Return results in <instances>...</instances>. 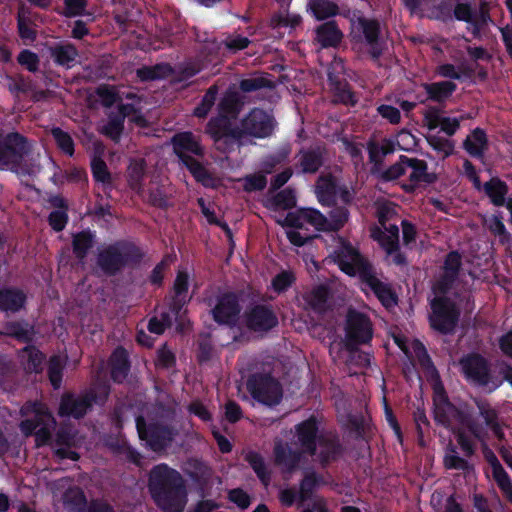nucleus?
Masks as SVG:
<instances>
[{
  "label": "nucleus",
  "instance_id": "nucleus-1",
  "mask_svg": "<svg viewBox=\"0 0 512 512\" xmlns=\"http://www.w3.org/2000/svg\"><path fill=\"white\" fill-rule=\"evenodd\" d=\"M149 491L163 512H183L187 491L181 474L165 463L155 465L149 474Z\"/></svg>",
  "mask_w": 512,
  "mask_h": 512
},
{
  "label": "nucleus",
  "instance_id": "nucleus-2",
  "mask_svg": "<svg viewBox=\"0 0 512 512\" xmlns=\"http://www.w3.org/2000/svg\"><path fill=\"white\" fill-rule=\"evenodd\" d=\"M294 428L300 449H293L288 442L280 438L275 439L273 447L275 464L289 473L299 467L303 454L311 457L316 455L317 443L322 434L319 432V422L314 415L296 424Z\"/></svg>",
  "mask_w": 512,
  "mask_h": 512
},
{
  "label": "nucleus",
  "instance_id": "nucleus-3",
  "mask_svg": "<svg viewBox=\"0 0 512 512\" xmlns=\"http://www.w3.org/2000/svg\"><path fill=\"white\" fill-rule=\"evenodd\" d=\"M145 257L143 249L130 240H118L101 250L97 265L107 276H116L124 269L140 266Z\"/></svg>",
  "mask_w": 512,
  "mask_h": 512
},
{
  "label": "nucleus",
  "instance_id": "nucleus-4",
  "mask_svg": "<svg viewBox=\"0 0 512 512\" xmlns=\"http://www.w3.org/2000/svg\"><path fill=\"white\" fill-rule=\"evenodd\" d=\"M433 417L435 422L445 428H449L454 421L464 425L468 431L477 439L481 438V427L472 417V414L465 409L454 405L445 390L440 379L432 385Z\"/></svg>",
  "mask_w": 512,
  "mask_h": 512
},
{
  "label": "nucleus",
  "instance_id": "nucleus-5",
  "mask_svg": "<svg viewBox=\"0 0 512 512\" xmlns=\"http://www.w3.org/2000/svg\"><path fill=\"white\" fill-rule=\"evenodd\" d=\"M335 263L349 276H357L368 288H390L376 276L373 265L350 243L343 242L333 253Z\"/></svg>",
  "mask_w": 512,
  "mask_h": 512
},
{
  "label": "nucleus",
  "instance_id": "nucleus-6",
  "mask_svg": "<svg viewBox=\"0 0 512 512\" xmlns=\"http://www.w3.org/2000/svg\"><path fill=\"white\" fill-rule=\"evenodd\" d=\"M110 394V386L100 383L96 389L90 388L80 394L65 392L62 394L58 407L60 417L82 419L93 407V404L104 405Z\"/></svg>",
  "mask_w": 512,
  "mask_h": 512
},
{
  "label": "nucleus",
  "instance_id": "nucleus-7",
  "mask_svg": "<svg viewBox=\"0 0 512 512\" xmlns=\"http://www.w3.org/2000/svg\"><path fill=\"white\" fill-rule=\"evenodd\" d=\"M460 370L471 385L494 392L501 387V381L491 369L490 362L477 352L463 355L459 360Z\"/></svg>",
  "mask_w": 512,
  "mask_h": 512
},
{
  "label": "nucleus",
  "instance_id": "nucleus-8",
  "mask_svg": "<svg viewBox=\"0 0 512 512\" xmlns=\"http://www.w3.org/2000/svg\"><path fill=\"white\" fill-rule=\"evenodd\" d=\"M135 422L140 440L155 453L166 451L178 435L173 425L158 420L147 421L142 415H138Z\"/></svg>",
  "mask_w": 512,
  "mask_h": 512
},
{
  "label": "nucleus",
  "instance_id": "nucleus-9",
  "mask_svg": "<svg viewBox=\"0 0 512 512\" xmlns=\"http://www.w3.org/2000/svg\"><path fill=\"white\" fill-rule=\"evenodd\" d=\"M32 412L34 413L33 417L20 422V431L26 437L35 436L37 447L46 446L51 442L56 420L51 412L38 402L32 404Z\"/></svg>",
  "mask_w": 512,
  "mask_h": 512
},
{
  "label": "nucleus",
  "instance_id": "nucleus-10",
  "mask_svg": "<svg viewBox=\"0 0 512 512\" xmlns=\"http://www.w3.org/2000/svg\"><path fill=\"white\" fill-rule=\"evenodd\" d=\"M31 146L26 136L17 131L0 134V170L16 171L29 155Z\"/></svg>",
  "mask_w": 512,
  "mask_h": 512
},
{
  "label": "nucleus",
  "instance_id": "nucleus-11",
  "mask_svg": "<svg viewBox=\"0 0 512 512\" xmlns=\"http://www.w3.org/2000/svg\"><path fill=\"white\" fill-rule=\"evenodd\" d=\"M246 389L255 401L266 406L279 404L283 396L280 382L270 372L250 374Z\"/></svg>",
  "mask_w": 512,
  "mask_h": 512
},
{
  "label": "nucleus",
  "instance_id": "nucleus-12",
  "mask_svg": "<svg viewBox=\"0 0 512 512\" xmlns=\"http://www.w3.org/2000/svg\"><path fill=\"white\" fill-rule=\"evenodd\" d=\"M373 338V324L370 317L355 308L347 310L345 320V345L349 351L370 343Z\"/></svg>",
  "mask_w": 512,
  "mask_h": 512
},
{
  "label": "nucleus",
  "instance_id": "nucleus-13",
  "mask_svg": "<svg viewBox=\"0 0 512 512\" xmlns=\"http://www.w3.org/2000/svg\"><path fill=\"white\" fill-rule=\"evenodd\" d=\"M205 133L213 140L216 149L223 153L233 151L235 145L242 140L240 125L235 126L232 119L217 115L209 119Z\"/></svg>",
  "mask_w": 512,
  "mask_h": 512
},
{
  "label": "nucleus",
  "instance_id": "nucleus-14",
  "mask_svg": "<svg viewBox=\"0 0 512 512\" xmlns=\"http://www.w3.org/2000/svg\"><path fill=\"white\" fill-rule=\"evenodd\" d=\"M278 123L274 115L262 108H252L241 120L240 131L242 139L252 137L265 139L271 137Z\"/></svg>",
  "mask_w": 512,
  "mask_h": 512
},
{
  "label": "nucleus",
  "instance_id": "nucleus-15",
  "mask_svg": "<svg viewBox=\"0 0 512 512\" xmlns=\"http://www.w3.org/2000/svg\"><path fill=\"white\" fill-rule=\"evenodd\" d=\"M432 313L430 315L431 327L447 335L454 331L460 317V311L456 304L444 296L435 297L431 303Z\"/></svg>",
  "mask_w": 512,
  "mask_h": 512
},
{
  "label": "nucleus",
  "instance_id": "nucleus-16",
  "mask_svg": "<svg viewBox=\"0 0 512 512\" xmlns=\"http://www.w3.org/2000/svg\"><path fill=\"white\" fill-rule=\"evenodd\" d=\"M360 35L357 42L367 47V52L373 61H378L383 55L386 43L381 37V25L377 19L358 18Z\"/></svg>",
  "mask_w": 512,
  "mask_h": 512
},
{
  "label": "nucleus",
  "instance_id": "nucleus-17",
  "mask_svg": "<svg viewBox=\"0 0 512 512\" xmlns=\"http://www.w3.org/2000/svg\"><path fill=\"white\" fill-rule=\"evenodd\" d=\"M245 323L254 332H268L275 328L279 321L271 305L256 304L245 313Z\"/></svg>",
  "mask_w": 512,
  "mask_h": 512
},
{
  "label": "nucleus",
  "instance_id": "nucleus-18",
  "mask_svg": "<svg viewBox=\"0 0 512 512\" xmlns=\"http://www.w3.org/2000/svg\"><path fill=\"white\" fill-rule=\"evenodd\" d=\"M326 155L327 150L323 145L301 148L296 155L297 174H316L324 166Z\"/></svg>",
  "mask_w": 512,
  "mask_h": 512
},
{
  "label": "nucleus",
  "instance_id": "nucleus-19",
  "mask_svg": "<svg viewBox=\"0 0 512 512\" xmlns=\"http://www.w3.org/2000/svg\"><path fill=\"white\" fill-rule=\"evenodd\" d=\"M173 151L185 166L187 158H195L194 156H204V148L196 136L190 132H180L172 137Z\"/></svg>",
  "mask_w": 512,
  "mask_h": 512
},
{
  "label": "nucleus",
  "instance_id": "nucleus-20",
  "mask_svg": "<svg viewBox=\"0 0 512 512\" xmlns=\"http://www.w3.org/2000/svg\"><path fill=\"white\" fill-rule=\"evenodd\" d=\"M212 312L213 318L217 323L234 325L241 312L239 297L229 290L227 293L219 297Z\"/></svg>",
  "mask_w": 512,
  "mask_h": 512
},
{
  "label": "nucleus",
  "instance_id": "nucleus-21",
  "mask_svg": "<svg viewBox=\"0 0 512 512\" xmlns=\"http://www.w3.org/2000/svg\"><path fill=\"white\" fill-rule=\"evenodd\" d=\"M317 447L319 452L315 456L323 468L337 461L344 453V447L336 434H321Z\"/></svg>",
  "mask_w": 512,
  "mask_h": 512
},
{
  "label": "nucleus",
  "instance_id": "nucleus-22",
  "mask_svg": "<svg viewBox=\"0 0 512 512\" xmlns=\"http://www.w3.org/2000/svg\"><path fill=\"white\" fill-rule=\"evenodd\" d=\"M462 266V257L458 251L449 252L444 260L443 271L437 282L432 288H452L459 276Z\"/></svg>",
  "mask_w": 512,
  "mask_h": 512
},
{
  "label": "nucleus",
  "instance_id": "nucleus-23",
  "mask_svg": "<svg viewBox=\"0 0 512 512\" xmlns=\"http://www.w3.org/2000/svg\"><path fill=\"white\" fill-rule=\"evenodd\" d=\"M343 36L335 20L326 21L315 29V41L322 48H336L342 42Z\"/></svg>",
  "mask_w": 512,
  "mask_h": 512
},
{
  "label": "nucleus",
  "instance_id": "nucleus-24",
  "mask_svg": "<svg viewBox=\"0 0 512 512\" xmlns=\"http://www.w3.org/2000/svg\"><path fill=\"white\" fill-rule=\"evenodd\" d=\"M242 96L236 90L229 88L217 104V116L235 120L243 108Z\"/></svg>",
  "mask_w": 512,
  "mask_h": 512
},
{
  "label": "nucleus",
  "instance_id": "nucleus-25",
  "mask_svg": "<svg viewBox=\"0 0 512 512\" xmlns=\"http://www.w3.org/2000/svg\"><path fill=\"white\" fill-rule=\"evenodd\" d=\"M110 376L111 379L118 384H121L124 382V380L127 378L131 363L129 360V355L127 350L122 347L118 346L111 354L110 359Z\"/></svg>",
  "mask_w": 512,
  "mask_h": 512
},
{
  "label": "nucleus",
  "instance_id": "nucleus-26",
  "mask_svg": "<svg viewBox=\"0 0 512 512\" xmlns=\"http://www.w3.org/2000/svg\"><path fill=\"white\" fill-rule=\"evenodd\" d=\"M338 183L332 175L320 176L315 185V193L322 206L332 207L338 196Z\"/></svg>",
  "mask_w": 512,
  "mask_h": 512
},
{
  "label": "nucleus",
  "instance_id": "nucleus-27",
  "mask_svg": "<svg viewBox=\"0 0 512 512\" xmlns=\"http://www.w3.org/2000/svg\"><path fill=\"white\" fill-rule=\"evenodd\" d=\"M488 146L486 131L480 127L473 129L463 141L464 150L475 159H483Z\"/></svg>",
  "mask_w": 512,
  "mask_h": 512
},
{
  "label": "nucleus",
  "instance_id": "nucleus-28",
  "mask_svg": "<svg viewBox=\"0 0 512 512\" xmlns=\"http://www.w3.org/2000/svg\"><path fill=\"white\" fill-rule=\"evenodd\" d=\"M400 160L406 164V167L412 169L409 176L411 182L433 184L437 180L436 174L428 172L426 161L418 158H409L405 155H400Z\"/></svg>",
  "mask_w": 512,
  "mask_h": 512
},
{
  "label": "nucleus",
  "instance_id": "nucleus-29",
  "mask_svg": "<svg viewBox=\"0 0 512 512\" xmlns=\"http://www.w3.org/2000/svg\"><path fill=\"white\" fill-rule=\"evenodd\" d=\"M175 294L172 299V303L167 311H161L159 319L165 323L166 328L172 326L173 319L178 320L182 318L183 307L187 300L192 297L189 295V290H174Z\"/></svg>",
  "mask_w": 512,
  "mask_h": 512
},
{
  "label": "nucleus",
  "instance_id": "nucleus-30",
  "mask_svg": "<svg viewBox=\"0 0 512 512\" xmlns=\"http://www.w3.org/2000/svg\"><path fill=\"white\" fill-rule=\"evenodd\" d=\"M95 240L96 234L89 228L72 235V251L78 261L82 262L87 258Z\"/></svg>",
  "mask_w": 512,
  "mask_h": 512
},
{
  "label": "nucleus",
  "instance_id": "nucleus-31",
  "mask_svg": "<svg viewBox=\"0 0 512 512\" xmlns=\"http://www.w3.org/2000/svg\"><path fill=\"white\" fill-rule=\"evenodd\" d=\"M490 202L496 207H502L507 204V194L509 187L505 181L499 177H492L483 184L482 189Z\"/></svg>",
  "mask_w": 512,
  "mask_h": 512
},
{
  "label": "nucleus",
  "instance_id": "nucleus-32",
  "mask_svg": "<svg viewBox=\"0 0 512 512\" xmlns=\"http://www.w3.org/2000/svg\"><path fill=\"white\" fill-rule=\"evenodd\" d=\"M333 290H307L303 295L308 306L316 313L324 314L333 310Z\"/></svg>",
  "mask_w": 512,
  "mask_h": 512
},
{
  "label": "nucleus",
  "instance_id": "nucleus-33",
  "mask_svg": "<svg viewBox=\"0 0 512 512\" xmlns=\"http://www.w3.org/2000/svg\"><path fill=\"white\" fill-rule=\"evenodd\" d=\"M50 56L54 63L67 69L72 68L78 57V50L72 43H57L50 47Z\"/></svg>",
  "mask_w": 512,
  "mask_h": 512
},
{
  "label": "nucleus",
  "instance_id": "nucleus-34",
  "mask_svg": "<svg viewBox=\"0 0 512 512\" xmlns=\"http://www.w3.org/2000/svg\"><path fill=\"white\" fill-rule=\"evenodd\" d=\"M422 87L426 91L428 99L437 103H445L457 89V85L452 81L423 83Z\"/></svg>",
  "mask_w": 512,
  "mask_h": 512
},
{
  "label": "nucleus",
  "instance_id": "nucleus-35",
  "mask_svg": "<svg viewBox=\"0 0 512 512\" xmlns=\"http://www.w3.org/2000/svg\"><path fill=\"white\" fill-rule=\"evenodd\" d=\"M4 334L18 342L30 343L33 341L35 331L34 326L25 320L9 321L4 325Z\"/></svg>",
  "mask_w": 512,
  "mask_h": 512
},
{
  "label": "nucleus",
  "instance_id": "nucleus-36",
  "mask_svg": "<svg viewBox=\"0 0 512 512\" xmlns=\"http://www.w3.org/2000/svg\"><path fill=\"white\" fill-rule=\"evenodd\" d=\"M296 202L297 199L294 189L287 187L267 198L264 202V206L272 211L290 210L296 206Z\"/></svg>",
  "mask_w": 512,
  "mask_h": 512
},
{
  "label": "nucleus",
  "instance_id": "nucleus-37",
  "mask_svg": "<svg viewBox=\"0 0 512 512\" xmlns=\"http://www.w3.org/2000/svg\"><path fill=\"white\" fill-rule=\"evenodd\" d=\"M63 504L68 512H86L89 502L84 491L72 486L63 493Z\"/></svg>",
  "mask_w": 512,
  "mask_h": 512
},
{
  "label": "nucleus",
  "instance_id": "nucleus-38",
  "mask_svg": "<svg viewBox=\"0 0 512 512\" xmlns=\"http://www.w3.org/2000/svg\"><path fill=\"white\" fill-rule=\"evenodd\" d=\"M187 161L188 163L185 167L196 182L200 183L205 188H215L217 186V179L201 162L196 158H187Z\"/></svg>",
  "mask_w": 512,
  "mask_h": 512
},
{
  "label": "nucleus",
  "instance_id": "nucleus-39",
  "mask_svg": "<svg viewBox=\"0 0 512 512\" xmlns=\"http://www.w3.org/2000/svg\"><path fill=\"white\" fill-rule=\"evenodd\" d=\"M187 161L188 163L185 167L196 182L200 183L205 188H215L217 186V179L201 162L196 158H187Z\"/></svg>",
  "mask_w": 512,
  "mask_h": 512
},
{
  "label": "nucleus",
  "instance_id": "nucleus-40",
  "mask_svg": "<svg viewBox=\"0 0 512 512\" xmlns=\"http://www.w3.org/2000/svg\"><path fill=\"white\" fill-rule=\"evenodd\" d=\"M26 302L23 290H0V310L5 312H18Z\"/></svg>",
  "mask_w": 512,
  "mask_h": 512
},
{
  "label": "nucleus",
  "instance_id": "nucleus-41",
  "mask_svg": "<svg viewBox=\"0 0 512 512\" xmlns=\"http://www.w3.org/2000/svg\"><path fill=\"white\" fill-rule=\"evenodd\" d=\"M244 460L249 464L258 479L267 485L271 480V473L267 468L264 457L255 450H249L244 453Z\"/></svg>",
  "mask_w": 512,
  "mask_h": 512
},
{
  "label": "nucleus",
  "instance_id": "nucleus-42",
  "mask_svg": "<svg viewBox=\"0 0 512 512\" xmlns=\"http://www.w3.org/2000/svg\"><path fill=\"white\" fill-rule=\"evenodd\" d=\"M173 69L168 63H157L153 66H142L136 70L137 77L143 81H155L169 77Z\"/></svg>",
  "mask_w": 512,
  "mask_h": 512
},
{
  "label": "nucleus",
  "instance_id": "nucleus-43",
  "mask_svg": "<svg viewBox=\"0 0 512 512\" xmlns=\"http://www.w3.org/2000/svg\"><path fill=\"white\" fill-rule=\"evenodd\" d=\"M219 88L217 85H211L202 96L200 102L194 107L192 115L198 119H205L215 106Z\"/></svg>",
  "mask_w": 512,
  "mask_h": 512
},
{
  "label": "nucleus",
  "instance_id": "nucleus-44",
  "mask_svg": "<svg viewBox=\"0 0 512 512\" xmlns=\"http://www.w3.org/2000/svg\"><path fill=\"white\" fill-rule=\"evenodd\" d=\"M307 7L317 20H325L339 13V6L332 0H308Z\"/></svg>",
  "mask_w": 512,
  "mask_h": 512
},
{
  "label": "nucleus",
  "instance_id": "nucleus-45",
  "mask_svg": "<svg viewBox=\"0 0 512 512\" xmlns=\"http://www.w3.org/2000/svg\"><path fill=\"white\" fill-rule=\"evenodd\" d=\"M90 166L93 179L103 185L104 192L111 191L113 187L112 175L106 162L100 157H94Z\"/></svg>",
  "mask_w": 512,
  "mask_h": 512
},
{
  "label": "nucleus",
  "instance_id": "nucleus-46",
  "mask_svg": "<svg viewBox=\"0 0 512 512\" xmlns=\"http://www.w3.org/2000/svg\"><path fill=\"white\" fill-rule=\"evenodd\" d=\"M176 260V255L173 253L165 254L161 261L156 264L148 275V282L152 286H161L165 275L170 271L171 265Z\"/></svg>",
  "mask_w": 512,
  "mask_h": 512
},
{
  "label": "nucleus",
  "instance_id": "nucleus-47",
  "mask_svg": "<svg viewBox=\"0 0 512 512\" xmlns=\"http://www.w3.org/2000/svg\"><path fill=\"white\" fill-rule=\"evenodd\" d=\"M328 81L336 91V95L339 97L341 103L351 106L356 105V96L348 87V84L346 82L343 83L339 76L335 75L332 72H328Z\"/></svg>",
  "mask_w": 512,
  "mask_h": 512
},
{
  "label": "nucleus",
  "instance_id": "nucleus-48",
  "mask_svg": "<svg viewBox=\"0 0 512 512\" xmlns=\"http://www.w3.org/2000/svg\"><path fill=\"white\" fill-rule=\"evenodd\" d=\"M332 210L327 217V224H325V232H338L348 222L350 217L349 210L344 206H332Z\"/></svg>",
  "mask_w": 512,
  "mask_h": 512
},
{
  "label": "nucleus",
  "instance_id": "nucleus-49",
  "mask_svg": "<svg viewBox=\"0 0 512 512\" xmlns=\"http://www.w3.org/2000/svg\"><path fill=\"white\" fill-rule=\"evenodd\" d=\"M124 120L117 116L114 111L108 114L106 124L100 129V133L115 143L119 142L124 131Z\"/></svg>",
  "mask_w": 512,
  "mask_h": 512
},
{
  "label": "nucleus",
  "instance_id": "nucleus-50",
  "mask_svg": "<svg viewBox=\"0 0 512 512\" xmlns=\"http://www.w3.org/2000/svg\"><path fill=\"white\" fill-rule=\"evenodd\" d=\"M322 476L315 471L305 473L299 484V504L311 498L314 490L322 483Z\"/></svg>",
  "mask_w": 512,
  "mask_h": 512
},
{
  "label": "nucleus",
  "instance_id": "nucleus-51",
  "mask_svg": "<svg viewBox=\"0 0 512 512\" xmlns=\"http://www.w3.org/2000/svg\"><path fill=\"white\" fill-rule=\"evenodd\" d=\"M444 467L448 470H461L469 472L472 469V465L463 457H460L457 449L452 444H449L446 448V452L443 458Z\"/></svg>",
  "mask_w": 512,
  "mask_h": 512
},
{
  "label": "nucleus",
  "instance_id": "nucleus-52",
  "mask_svg": "<svg viewBox=\"0 0 512 512\" xmlns=\"http://www.w3.org/2000/svg\"><path fill=\"white\" fill-rule=\"evenodd\" d=\"M302 23V17L299 14L289 13L288 10H280L271 17L273 28L295 29Z\"/></svg>",
  "mask_w": 512,
  "mask_h": 512
},
{
  "label": "nucleus",
  "instance_id": "nucleus-53",
  "mask_svg": "<svg viewBox=\"0 0 512 512\" xmlns=\"http://www.w3.org/2000/svg\"><path fill=\"white\" fill-rule=\"evenodd\" d=\"M51 135L57 147L66 155L72 157L75 153V144L71 135L60 127H53Z\"/></svg>",
  "mask_w": 512,
  "mask_h": 512
},
{
  "label": "nucleus",
  "instance_id": "nucleus-54",
  "mask_svg": "<svg viewBox=\"0 0 512 512\" xmlns=\"http://www.w3.org/2000/svg\"><path fill=\"white\" fill-rule=\"evenodd\" d=\"M484 224L493 235L499 237V240L502 244H505L509 241L510 234L502 221L501 215L494 214L485 218Z\"/></svg>",
  "mask_w": 512,
  "mask_h": 512
},
{
  "label": "nucleus",
  "instance_id": "nucleus-55",
  "mask_svg": "<svg viewBox=\"0 0 512 512\" xmlns=\"http://www.w3.org/2000/svg\"><path fill=\"white\" fill-rule=\"evenodd\" d=\"M63 363L59 356L53 355L48 362V378L53 389L58 390L62 385Z\"/></svg>",
  "mask_w": 512,
  "mask_h": 512
},
{
  "label": "nucleus",
  "instance_id": "nucleus-56",
  "mask_svg": "<svg viewBox=\"0 0 512 512\" xmlns=\"http://www.w3.org/2000/svg\"><path fill=\"white\" fill-rule=\"evenodd\" d=\"M273 87L274 83L263 76L244 78L239 82V88L244 93H251L264 88L271 89Z\"/></svg>",
  "mask_w": 512,
  "mask_h": 512
},
{
  "label": "nucleus",
  "instance_id": "nucleus-57",
  "mask_svg": "<svg viewBox=\"0 0 512 512\" xmlns=\"http://www.w3.org/2000/svg\"><path fill=\"white\" fill-rule=\"evenodd\" d=\"M176 365V356L174 352L168 348L167 344H163L156 351L155 367L156 369L169 370Z\"/></svg>",
  "mask_w": 512,
  "mask_h": 512
},
{
  "label": "nucleus",
  "instance_id": "nucleus-58",
  "mask_svg": "<svg viewBox=\"0 0 512 512\" xmlns=\"http://www.w3.org/2000/svg\"><path fill=\"white\" fill-rule=\"evenodd\" d=\"M303 225L305 223L312 225L318 231H324L327 229V217L322 214L319 210L313 208H301Z\"/></svg>",
  "mask_w": 512,
  "mask_h": 512
},
{
  "label": "nucleus",
  "instance_id": "nucleus-59",
  "mask_svg": "<svg viewBox=\"0 0 512 512\" xmlns=\"http://www.w3.org/2000/svg\"><path fill=\"white\" fill-rule=\"evenodd\" d=\"M453 16L458 21L473 22V18L477 16V11L470 1L457 0L453 9Z\"/></svg>",
  "mask_w": 512,
  "mask_h": 512
},
{
  "label": "nucleus",
  "instance_id": "nucleus-60",
  "mask_svg": "<svg viewBox=\"0 0 512 512\" xmlns=\"http://www.w3.org/2000/svg\"><path fill=\"white\" fill-rule=\"evenodd\" d=\"M372 237L380 244L387 255L393 254V252H396L400 248L399 239L387 236V234L378 227L372 230Z\"/></svg>",
  "mask_w": 512,
  "mask_h": 512
},
{
  "label": "nucleus",
  "instance_id": "nucleus-61",
  "mask_svg": "<svg viewBox=\"0 0 512 512\" xmlns=\"http://www.w3.org/2000/svg\"><path fill=\"white\" fill-rule=\"evenodd\" d=\"M474 403L479 411V415L484 419L487 427L499 420L498 411L492 407L488 400L474 398Z\"/></svg>",
  "mask_w": 512,
  "mask_h": 512
},
{
  "label": "nucleus",
  "instance_id": "nucleus-62",
  "mask_svg": "<svg viewBox=\"0 0 512 512\" xmlns=\"http://www.w3.org/2000/svg\"><path fill=\"white\" fill-rule=\"evenodd\" d=\"M23 352L27 354L29 369L35 373H40L42 371L43 362L46 358L45 354L33 345L24 347Z\"/></svg>",
  "mask_w": 512,
  "mask_h": 512
},
{
  "label": "nucleus",
  "instance_id": "nucleus-63",
  "mask_svg": "<svg viewBox=\"0 0 512 512\" xmlns=\"http://www.w3.org/2000/svg\"><path fill=\"white\" fill-rule=\"evenodd\" d=\"M367 150L369 162L373 165L371 173L377 175L384 163L385 155H382L381 151H379V144L374 140H370L367 143Z\"/></svg>",
  "mask_w": 512,
  "mask_h": 512
},
{
  "label": "nucleus",
  "instance_id": "nucleus-64",
  "mask_svg": "<svg viewBox=\"0 0 512 512\" xmlns=\"http://www.w3.org/2000/svg\"><path fill=\"white\" fill-rule=\"evenodd\" d=\"M148 203L159 209H167L170 206L168 196L160 186L148 189Z\"/></svg>",
  "mask_w": 512,
  "mask_h": 512
}]
</instances>
